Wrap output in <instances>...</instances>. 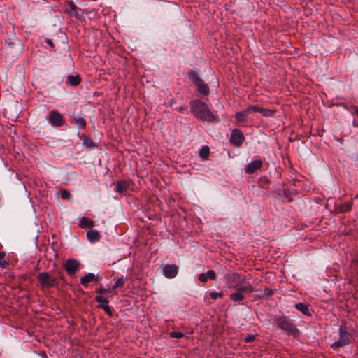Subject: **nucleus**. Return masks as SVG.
Here are the masks:
<instances>
[{"label":"nucleus","instance_id":"13","mask_svg":"<svg viewBox=\"0 0 358 358\" xmlns=\"http://www.w3.org/2000/svg\"><path fill=\"white\" fill-rule=\"evenodd\" d=\"M199 280L201 282H206L208 279L210 280H215L216 273L213 270H209L206 273H202L199 275Z\"/></svg>","mask_w":358,"mask_h":358},{"label":"nucleus","instance_id":"12","mask_svg":"<svg viewBox=\"0 0 358 358\" xmlns=\"http://www.w3.org/2000/svg\"><path fill=\"white\" fill-rule=\"evenodd\" d=\"M262 161L260 159L255 160L246 165L245 171L248 174L254 173L257 170L260 169L262 166Z\"/></svg>","mask_w":358,"mask_h":358},{"label":"nucleus","instance_id":"39","mask_svg":"<svg viewBox=\"0 0 358 358\" xmlns=\"http://www.w3.org/2000/svg\"><path fill=\"white\" fill-rule=\"evenodd\" d=\"M45 42L47 44H48L51 48H53L54 47V43L52 42V40L49 39V38H47L45 40Z\"/></svg>","mask_w":358,"mask_h":358},{"label":"nucleus","instance_id":"17","mask_svg":"<svg viewBox=\"0 0 358 358\" xmlns=\"http://www.w3.org/2000/svg\"><path fill=\"white\" fill-rule=\"evenodd\" d=\"M87 238L90 242L99 241L101 236L96 230H90L87 233Z\"/></svg>","mask_w":358,"mask_h":358},{"label":"nucleus","instance_id":"32","mask_svg":"<svg viewBox=\"0 0 358 358\" xmlns=\"http://www.w3.org/2000/svg\"><path fill=\"white\" fill-rule=\"evenodd\" d=\"M210 296L212 299L216 300L217 298H222L223 296V293L221 292H212L210 293Z\"/></svg>","mask_w":358,"mask_h":358},{"label":"nucleus","instance_id":"41","mask_svg":"<svg viewBox=\"0 0 358 358\" xmlns=\"http://www.w3.org/2000/svg\"><path fill=\"white\" fill-rule=\"evenodd\" d=\"M187 109V106L186 105H183V106H180L178 110L180 112H183L184 110H186Z\"/></svg>","mask_w":358,"mask_h":358},{"label":"nucleus","instance_id":"25","mask_svg":"<svg viewBox=\"0 0 358 358\" xmlns=\"http://www.w3.org/2000/svg\"><path fill=\"white\" fill-rule=\"evenodd\" d=\"M8 261L6 259V252H0V267L5 268L8 265Z\"/></svg>","mask_w":358,"mask_h":358},{"label":"nucleus","instance_id":"7","mask_svg":"<svg viewBox=\"0 0 358 358\" xmlns=\"http://www.w3.org/2000/svg\"><path fill=\"white\" fill-rule=\"evenodd\" d=\"M227 287L230 289H236L241 285L240 275L237 273H229L225 277Z\"/></svg>","mask_w":358,"mask_h":358},{"label":"nucleus","instance_id":"20","mask_svg":"<svg viewBox=\"0 0 358 358\" xmlns=\"http://www.w3.org/2000/svg\"><path fill=\"white\" fill-rule=\"evenodd\" d=\"M209 154L210 148L208 145L202 147L199 151V157L204 160H207L208 159Z\"/></svg>","mask_w":358,"mask_h":358},{"label":"nucleus","instance_id":"38","mask_svg":"<svg viewBox=\"0 0 358 358\" xmlns=\"http://www.w3.org/2000/svg\"><path fill=\"white\" fill-rule=\"evenodd\" d=\"M247 292H250V293L254 292H255V289H254V287L252 285H248L247 286Z\"/></svg>","mask_w":358,"mask_h":358},{"label":"nucleus","instance_id":"1","mask_svg":"<svg viewBox=\"0 0 358 358\" xmlns=\"http://www.w3.org/2000/svg\"><path fill=\"white\" fill-rule=\"evenodd\" d=\"M192 113L203 121L214 122L215 115L211 112L208 106L200 100L196 99L189 103Z\"/></svg>","mask_w":358,"mask_h":358},{"label":"nucleus","instance_id":"9","mask_svg":"<svg viewBox=\"0 0 358 358\" xmlns=\"http://www.w3.org/2000/svg\"><path fill=\"white\" fill-rule=\"evenodd\" d=\"M79 265L80 264L78 260L69 259L66 260L64 268L69 275H73L78 270Z\"/></svg>","mask_w":358,"mask_h":358},{"label":"nucleus","instance_id":"16","mask_svg":"<svg viewBox=\"0 0 358 358\" xmlns=\"http://www.w3.org/2000/svg\"><path fill=\"white\" fill-rule=\"evenodd\" d=\"M129 188V183L126 180H120L117 182L115 191L120 194L124 193Z\"/></svg>","mask_w":358,"mask_h":358},{"label":"nucleus","instance_id":"26","mask_svg":"<svg viewBox=\"0 0 358 358\" xmlns=\"http://www.w3.org/2000/svg\"><path fill=\"white\" fill-rule=\"evenodd\" d=\"M83 144L87 148H94L96 146V144L92 141V139L90 137L86 136H85L83 138Z\"/></svg>","mask_w":358,"mask_h":358},{"label":"nucleus","instance_id":"43","mask_svg":"<svg viewBox=\"0 0 358 358\" xmlns=\"http://www.w3.org/2000/svg\"><path fill=\"white\" fill-rule=\"evenodd\" d=\"M62 278H63V275H62V274H61V275H60V278H61V279H62Z\"/></svg>","mask_w":358,"mask_h":358},{"label":"nucleus","instance_id":"22","mask_svg":"<svg viewBox=\"0 0 358 358\" xmlns=\"http://www.w3.org/2000/svg\"><path fill=\"white\" fill-rule=\"evenodd\" d=\"M352 201L344 203L339 207V212L345 213L350 211L352 207Z\"/></svg>","mask_w":358,"mask_h":358},{"label":"nucleus","instance_id":"4","mask_svg":"<svg viewBox=\"0 0 358 358\" xmlns=\"http://www.w3.org/2000/svg\"><path fill=\"white\" fill-rule=\"evenodd\" d=\"M37 280L43 288L54 287L58 285L57 279L50 275L49 272H42L37 275Z\"/></svg>","mask_w":358,"mask_h":358},{"label":"nucleus","instance_id":"21","mask_svg":"<svg viewBox=\"0 0 358 358\" xmlns=\"http://www.w3.org/2000/svg\"><path fill=\"white\" fill-rule=\"evenodd\" d=\"M230 299L235 302H240L244 299V295L241 294V292L237 291L235 293H232L229 295Z\"/></svg>","mask_w":358,"mask_h":358},{"label":"nucleus","instance_id":"28","mask_svg":"<svg viewBox=\"0 0 358 358\" xmlns=\"http://www.w3.org/2000/svg\"><path fill=\"white\" fill-rule=\"evenodd\" d=\"M98 307L99 308L103 309L105 311V313L106 314H108L109 316L111 317L113 315L112 310H111L110 306L108 305V304H100V305H99Z\"/></svg>","mask_w":358,"mask_h":358},{"label":"nucleus","instance_id":"18","mask_svg":"<svg viewBox=\"0 0 358 358\" xmlns=\"http://www.w3.org/2000/svg\"><path fill=\"white\" fill-rule=\"evenodd\" d=\"M81 82V78L79 76L70 75L67 77V83L72 86H78Z\"/></svg>","mask_w":358,"mask_h":358},{"label":"nucleus","instance_id":"33","mask_svg":"<svg viewBox=\"0 0 358 358\" xmlns=\"http://www.w3.org/2000/svg\"><path fill=\"white\" fill-rule=\"evenodd\" d=\"M170 336L176 338H181L184 336V334L179 331H172L170 333Z\"/></svg>","mask_w":358,"mask_h":358},{"label":"nucleus","instance_id":"42","mask_svg":"<svg viewBox=\"0 0 358 358\" xmlns=\"http://www.w3.org/2000/svg\"><path fill=\"white\" fill-rule=\"evenodd\" d=\"M69 6H70V7H71V8L72 10H76V5L73 3V2L71 1V2L69 3Z\"/></svg>","mask_w":358,"mask_h":358},{"label":"nucleus","instance_id":"11","mask_svg":"<svg viewBox=\"0 0 358 358\" xmlns=\"http://www.w3.org/2000/svg\"><path fill=\"white\" fill-rule=\"evenodd\" d=\"M99 281V277L94 273H90L80 278V284L87 287L90 283H97Z\"/></svg>","mask_w":358,"mask_h":358},{"label":"nucleus","instance_id":"36","mask_svg":"<svg viewBox=\"0 0 358 358\" xmlns=\"http://www.w3.org/2000/svg\"><path fill=\"white\" fill-rule=\"evenodd\" d=\"M256 338V336L255 335H248L244 341L245 343H250V342H252Z\"/></svg>","mask_w":358,"mask_h":358},{"label":"nucleus","instance_id":"5","mask_svg":"<svg viewBox=\"0 0 358 358\" xmlns=\"http://www.w3.org/2000/svg\"><path fill=\"white\" fill-rule=\"evenodd\" d=\"M350 334L346 331L345 325H341L339 328V339L331 345V347L336 350L340 347L350 343Z\"/></svg>","mask_w":358,"mask_h":358},{"label":"nucleus","instance_id":"2","mask_svg":"<svg viewBox=\"0 0 358 358\" xmlns=\"http://www.w3.org/2000/svg\"><path fill=\"white\" fill-rule=\"evenodd\" d=\"M276 326L288 335L296 338L299 335V331L292 320L285 316H278L275 318Z\"/></svg>","mask_w":358,"mask_h":358},{"label":"nucleus","instance_id":"19","mask_svg":"<svg viewBox=\"0 0 358 358\" xmlns=\"http://www.w3.org/2000/svg\"><path fill=\"white\" fill-rule=\"evenodd\" d=\"M249 115L247 112V110L245 109L242 111L238 112L236 113L235 117L237 122H244L246 121V117Z\"/></svg>","mask_w":358,"mask_h":358},{"label":"nucleus","instance_id":"23","mask_svg":"<svg viewBox=\"0 0 358 358\" xmlns=\"http://www.w3.org/2000/svg\"><path fill=\"white\" fill-rule=\"evenodd\" d=\"M73 123L76 124L80 129H85L86 121L83 117H77L73 119Z\"/></svg>","mask_w":358,"mask_h":358},{"label":"nucleus","instance_id":"15","mask_svg":"<svg viewBox=\"0 0 358 358\" xmlns=\"http://www.w3.org/2000/svg\"><path fill=\"white\" fill-rule=\"evenodd\" d=\"M295 308L301 311L303 315H307V316H311L312 315V312L310 309H309V306L306 303H296L295 304Z\"/></svg>","mask_w":358,"mask_h":358},{"label":"nucleus","instance_id":"3","mask_svg":"<svg viewBox=\"0 0 358 358\" xmlns=\"http://www.w3.org/2000/svg\"><path fill=\"white\" fill-rule=\"evenodd\" d=\"M188 76L192 83L196 85L199 93L204 96H207L210 93V89L208 85L199 76L198 73L194 71H190Z\"/></svg>","mask_w":358,"mask_h":358},{"label":"nucleus","instance_id":"10","mask_svg":"<svg viewBox=\"0 0 358 358\" xmlns=\"http://www.w3.org/2000/svg\"><path fill=\"white\" fill-rule=\"evenodd\" d=\"M178 272V267L176 264H166L163 268V274L168 278L176 277Z\"/></svg>","mask_w":358,"mask_h":358},{"label":"nucleus","instance_id":"31","mask_svg":"<svg viewBox=\"0 0 358 358\" xmlns=\"http://www.w3.org/2000/svg\"><path fill=\"white\" fill-rule=\"evenodd\" d=\"M60 196H61L62 199L66 200V199H69L71 197V194L68 190L62 189L60 192Z\"/></svg>","mask_w":358,"mask_h":358},{"label":"nucleus","instance_id":"35","mask_svg":"<svg viewBox=\"0 0 358 358\" xmlns=\"http://www.w3.org/2000/svg\"><path fill=\"white\" fill-rule=\"evenodd\" d=\"M263 294L266 296H272L273 294V291L272 289H271L270 288H268V287H266L264 289Z\"/></svg>","mask_w":358,"mask_h":358},{"label":"nucleus","instance_id":"34","mask_svg":"<svg viewBox=\"0 0 358 358\" xmlns=\"http://www.w3.org/2000/svg\"><path fill=\"white\" fill-rule=\"evenodd\" d=\"M112 291V289H105L103 287H100L99 289H96V292L99 294H106V293H108V292H110Z\"/></svg>","mask_w":358,"mask_h":358},{"label":"nucleus","instance_id":"30","mask_svg":"<svg viewBox=\"0 0 358 358\" xmlns=\"http://www.w3.org/2000/svg\"><path fill=\"white\" fill-rule=\"evenodd\" d=\"M95 300L100 304H108L109 303V301L107 300V299L103 297L101 295H97L95 297Z\"/></svg>","mask_w":358,"mask_h":358},{"label":"nucleus","instance_id":"14","mask_svg":"<svg viewBox=\"0 0 358 358\" xmlns=\"http://www.w3.org/2000/svg\"><path fill=\"white\" fill-rule=\"evenodd\" d=\"M78 226L83 229H92L94 227V222L88 217H82L79 220Z\"/></svg>","mask_w":358,"mask_h":358},{"label":"nucleus","instance_id":"29","mask_svg":"<svg viewBox=\"0 0 358 358\" xmlns=\"http://www.w3.org/2000/svg\"><path fill=\"white\" fill-rule=\"evenodd\" d=\"M245 109L247 110V112L250 114L252 112H259V113H260L261 110H262V107H260L258 105H252V106H248Z\"/></svg>","mask_w":358,"mask_h":358},{"label":"nucleus","instance_id":"24","mask_svg":"<svg viewBox=\"0 0 358 358\" xmlns=\"http://www.w3.org/2000/svg\"><path fill=\"white\" fill-rule=\"evenodd\" d=\"M127 280L126 278L120 277L115 282L113 287H112V290H114L117 288L122 287Z\"/></svg>","mask_w":358,"mask_h":358},{"label":"nucleus","instance_id":"27","mask_svg":"<svg viewBox=\"0 0 358 358\" xmlns=\"http://www.w3.org/2000/svg\"><path fill=\"white\" fill-rule=\"evenodd\" d=\"M275 111H276L275 110L266 109V108H262L260 113L264 117H272L275 115Z\"/></svg>","mask_w":358,"mask_h":358},{"label":"nucleus","instance_id":"37","mask_svg":"<svg viewBox=\"0 0 358 358\" xmlns=\"http://www.w3.org/2000/svg\"><path fill=\"white\" fill-rule=\"evenodd\" d=\"M236 291L241 292V294H243L245 292H247V286H243L242 283L237 288H236Z\"/></svg>","mask_w":358,"mask_h":358},{"label":"nucleus","instance_id":"8","mask_svg":"<svg viewBox=\"0 0 358 358\" xmlns=\"http://www.w3.org/2000/svg\"><path fill=\"white\" fill-rule=\"evenodd\" d=\"M48 120L54 127L62 126L65 122L62 115L57 110H52L50 112Z\"/></svg>","mask_w":358,"mask_h":358},{"label":"nucleus","instance_id":"6","mask_svg":"<svg viewBox=\"0 0 358 358\" xmlns=\"http://www.w3.org/2000/svg\"><path fill=\"white\" fill-rule=\"evenodd\" d=\"M245 139L243 132L238 129H234L229 138V142L231 145L236 147H239L243 143Z\"/></svg>","mask_w":358,"mask_h":358},{"label":"nucleus","instance_id":"40","mask_svg":"<svg viewBox=\"0 0 358 358\" xmlns=\"http://www.w3.org/2000/svg\"><path fill=\"white\" fill-rule=\"evenodd\" d=\"M352 109L353 110V114H355L358 116V107L352 106Z\"/></svg>","mask_w":358,"mask_h":358}]
</instances>
